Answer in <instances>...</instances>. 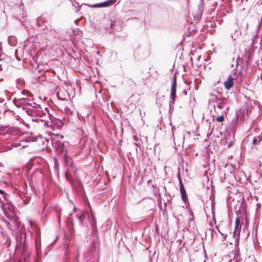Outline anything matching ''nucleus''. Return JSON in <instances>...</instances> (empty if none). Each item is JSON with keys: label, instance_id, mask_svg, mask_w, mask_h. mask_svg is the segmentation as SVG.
<instances>
[{"label": "nucleus", "instance_id": "a211bd4d", "mask_svg": "<svg viewBox=\"0 0 262 262\" xmlns=\"http://www.w3.org/2000/svg\"><path fill=\"white\" fill-rule=\"evenodd\" d=\"M262 140V134L261 135L255 137L253 139L252 144L254 145L256 144L258 142H260Z\"/></svg>", "mask_w": 262, "mask_h": 262}, {"label": "nucleus", "instance_id": "bb28decb", "mask_svg": "<svg viewBox=\"0 0 262 262\" xmlns=\"http://www.w3.org/2000/svg\"><path fill=\"white\" fill-rule=\"evenodd\" d=\"M0 135L4 136H9V134H8L7 133H4L1 129H0Z\"/></svg>", "mask_w": 262, "mask_h": 262}, {"label": "nucleus", "instance_id": "f03ea898", "mask_svg": "<svg viewBox=\"0 0 262 262\" xmlns=\"http://www.w3.org/2000/svg\"><path fill=\"white\" fill-rule=\"evenodd\" d=\"M22 108L28 115L32 116V118H36L37 112L38 111L37 110L40 109V105L35 102H32V106H29V107L24 106Z\"/></svg>", "mask_w": 262, "mask_h": 262}, {"label": "nucleus", "instance_id": "a19ab883", "mask_svg": "<svg viewBox=\"0 0 262 262\" xmlns=\"http://www.w3.org/2000/svg\"><path fill=\"white\" fill-rule=\"evenodd\" d=\"M56 136H60V137H61V138H63V137L62 136H60L59 135H57Z\"/></svg>", "mask_w": 262, "mask_h": 262}, {"label": "nucleus", "instance_id": "2eb2a0df", "mask_svg": "<svg viewBox=\"0 0 262 262\" xmlns=\"http://www.w3.org/2000/svg\"><path fill=\"white\" fill-rule=\"evenodd\" d=\"M204 7V2L203 0H200V2L198 5V10L197 15L198 16H201L203 12Z\"/></svg>", "mask_w": 262, "mask_h": 262}, {"label": "nucleus", "instance_id": "a18cd8bd", "mask_svg": "<svg viewBox=\"0 0 262 262\" xmlns=\"http://www.w3.org/2000/svg\"><path fill=\"white\" fill-rule=\"evenodd\" d=\"M2 190L0 189V192L2 193Z\"/></svg>", "mask_w": 262, "mask_h": 262}, {"label": "nucleus", "instance_id": "b1692460", "mask_svg": "<svg viewBox=\"0 0 262 262\" xmlns=\"http://www.w3.org/2000/svg\"><path fill=\"white\" fill-rule=\"evenodd\" d=\"M59 167V163L58 160L56 158H54V168L56 169V170H58Z\"/></svg>", "mask_w": 262, "mask_h": 262}, {"label": "nucleus", "instance_id": "6ab92c4d", "mask_svg": "<svg viewBox=\"0 0 262 262\" xmlns=\"http://www.w3.org/2000/svg\"><path fill=\"white\" fill-rule=\"evenodd\" d=\"M6 55L2 53V48L1 43L0 42V61H3L5 59Z\"/></svg>", "mask_w": 262, "mask_h": 262}, {"label": "nucleus", "instance_id": "5701e85b", "mask_svg": "<svg viewBox=\"0 0 262 262\" xmlns=\"http://www.w3.org/2000/svg\"><path fill=\"white\" fill-rule=\"evenodd\" d=\"M37 258L35 260V262H41V254L38 250H37L36 252Z\"/></svg>", "mask_w": 262, "mask_h": 262}, {"label": "nucleus", "instance_id": "7ed1b4c3", "mask_svg": "<svg viewBox=\"0 0 262 262\" xmlns=\"http://www.w3.org/2000/svg\"><path fill=\"white\" fill-rule=\"evenodd\" d=\"M12 101L14 105L17 107H29V106H32V103L33 102L32 100L26 98L18 99L15 98Z\"/></svg>", "mask_w": 262, "mask_h": 262}, {"label": "nucleus", "instance_id": "2f4dec72", "mask_svg": "<svg viewBox=\"0 0 262 262\" xmlns=\"http://www.w3.org/2000/svg\"><path fill=\"white\" fill-rule=\"evenodd\" d=\"M242 24L246 27V28H247L248 26V23L245 21H243Z\"/></svg>", "mask_w": 262, "mask_h": 262}, {"label": "nucleus", "instance_id": "c9c22d12", "mask_svg": "<svg viewBox=\"0 0 262 262\" xmlns=\"http://www.w3.org/2000/svg\"><path fill=\"white\" fill-rule=\"evenodd\" d=\"M232 145V143L231 142H229V144H228V147H231Z\"/></svg>", "mask_w": 262, "mask_h": 262}, {"label": "nucleus", "instance_id": "37998d69", "mask_svg": "<svg viewBox=\"0 0 262 262\" xmlns=\"http://www.w3.org/2000/svg\"><path fill=\"white\" fill-rule=\"evenodd\" d=\"M184 94H186V92L185 91H184Z\"/></svg>", "mask_w": 262, "mask_h": 262}, {"label": "nucleus", "instance_id": "f8f14e48", "mask_svg": "<svg viewBox=\"0 0 262 262\" xmlns=\"http://www.w3.org/2000/svg\"><path fill=\"white\" fill-rule=\"evenodd\" d=\"M215 99L220 101L217 104V107L219 109L224 108V106L227 104V99L225 97H223L221 99L215 97Z\"/></svg>", "mask_w": 262, "mask_h": 262}, {"label": "nucleus", "instance_id": "f3484780", "mask_svg": "<svg viewBox=\"0 0 262 262\" xmlns=\"http://www.w3.org/2000/svg\"><path fill=\"white\" fill-rule=\"evenodd\" d=\"M16 38L13 36H9L8 38V43L10 46H14L16 42Z\"/></svg>", "mask_w": 262, "mask_h": 262}, {"label": "nucleus", "instance_id": "f257e3e1", "mask_svg": "<svg viewBox=\"0 0 262 262\" xmlns=\"http://www.w3.org/2000/svg\"><path fill=\"white\" fill-rule=\"evenodd\" d=\"M73 212L76 213V216L81 226L87 228L89 225H91L93 230L95 229L96 222L92 214L91 218L87 211L77 209L75 207L73 209Z\"/></svg>", "mask_w": 262, "mask_h": 262}, {"label": "nucleus", "instance_id": "f704fd0d", "mask_svg": "<svg viewBox=\"0 0 262 262\" xmlns=\"http://www.w3.org/2000/svg\"><path fill=\"white\" fill-rule=\"evenodd\" d=\"M134 146H135L136 147V151H137V147H138V145L137 143H134Z\"/></svg>", "mask_w": 262, "mask_h": 262}, {"label": "nucleus", "instance_id": "72a5a7b5", "mask_svg": "<svg viewBox=\"0 0 262 262\" xmlns=\"http://www.w3.org/2000/svg\"><path fill=\"white\" fill-rule=\"evenodd\" d=\"M65 177H66V179L67 180H68L69 182H71L70 179H69V177H68V176H67V172H66Z\"/></svg>", "mask_w": 262, "mask_h": 262}, {"label": "nucleus", "instance_id": "4468645a", "mask_svg": "<svg viewBox=\"0 0 262 262\" xmlns=\"http://www.w3.org/2000/svg\"><path fill=\"white\" fill-rule=\"evenodd\" d=\"M46 34L47 36L51 38H56L57 36V31L55 29L51 28L50 30L48 29Z\"/></svg>", "mask_w": 262, "mask_h": 262}, {"label": "nucleus", "instance_id": "423d86ee", "mask_svg": "<svg viewBox=\"0 0 262 262\" xmlns=\"http://www.w3.org/2000/svg\"><path fill=\"white\" fill-rule=\"evenodd\" d=\"M231 29L234 31V33L231 34V37L235 40L242 34L241 31L239 30V26L237 23H234L231 26Z\"/></svg>", "mask_w": 262, "mask_h": 262}, {"label": "nucleus", "instance_id": "1a4fd4ad", "mask_svg": "<svg viewBox=\"0 0 262 262\" xmlns=\"http://www.w3.org/2000/svg\"><path fill=\"white\" fill-rule=\"evenodd\" d=\"M54 146L59 152L63 154V155L67 151L65 150L64 143L60 141H56L54 143Z\"/></svg>", "mask_w": 262, "mask_h": 262}, {"label": "nucleus", "instance_id": "7c9ffc66", "mask_svg": "<svg viewBox=\"0 0 262 262\" xmlns=\"http://www.w3.org/2000/svg\"><path fill=\"white\" fill-rule=\"evenodd\" d=\"M0 71H2L3 70V64L5 63L4 60H3V61H0Z\"/></svg>", "mask_w": 262, "mask_h": 262}, {"label": "nucleus", "instance_id": "e433bc0d", "mask_svg": "<svg viewBox=\"0 0 262 262\" xmlns=\"http://www.w3.org/2000/svg\"><path fill=\"white\" fill-rule=\"evenodd\" d=\"M57 217H58V221H59V222H60V215H57Z\"/></svg>", "mask_w": 262, "mask_h": 262}, {"label": "nucleus", "instance_id": "a878e982", "mask_svg": "<svg viewBox=\"0 0 262 262\" xmlns=\"http://www.w3.org/2000/svg\"><path fill=\"white\" fill-rule=\"evenodd\" d=\"M173 85L175 86V88H177V79H176V77L175 75H174V77H173V83H172L171 86H173Z\"/></svg>", "mask_w": 262, "mask_h": 262}, {"label": "nucleus", "instance_id": "c85d7f7f", "mask_svg": "<svg viewBox=\"0 0 262 262\" xmlns=\"http://www.w3.org/2000/svg\"><path fill=\"white\" fill-rule=\"evenodd\" d=\"M41 19V18L40 17H38L37 19V20H36V24L38 26H40L41 25L39 23V21Z\"/></svg>", "mask_w": 262, "mask_h": 262}, {"label": "nucleus", "instance_id": "c03bdc74", "mask_svg": "<svg viewBox=\"0 0 262 262\" xmlns=\"http://www.w3.org/2000/svg\"><path fill=\"white\" fill-rule=\"evenodd\" d=\"M184 94H186V92L185 91H184Z\"/></svg>", "mask_w": 262, "mask_h": 262}, {"label": "nucleus", "instance_id": "39448f33", "mask_svg": "<svg viewBox=\"0 0 262 262\" xmlns=\"http://www.w3.org/2000/svg\"><path fill=\"white\" fill-rule=\"evenodd\" d=\"M45 110L46 112L47 113V114L43 111L42 107L40 106V109L37 110V111H38L37 112V114L36 118H32V120L33 121H37L38 120H41V121H43V117L49 115L48 108L46 107V108H45Z\"/></svg>", "mask_w": 262, "mask_h": 262}, {"label": "nucleus", "instance_id": "aec40b11", "mask_svg": "<svg viewBox=\"0 0 262 262\" xmlns=\"http://www.w3.org/2000/svg\"><path fill=\"white\" fill-rule=\"evenodd\" d=\"M4 213L5 215V216L9 220H11L12 219H13L14 218L13 215L12 214H9L8 212H7V211H5L4 210Z\"/></svg>", "mask_w": 262, "mask_h": 262}, {"label": "nucleus", "instance_id": "9d476101", "mask_svg": "<svg viewBox=\"0 0 262 262\" xmlns=\"http://www.w3.org/2000/svg\"><path fill=\"white\" fill-rule=\"evenodd\" d=\"M116 1V0H107L103 3L95 4L93 7L94 8L108 7L114 4Z\"/></svg>", "mask_w": 262, "mask_h": 262}, {"label": "nucleus", "instance_id": "ea45409f", "mask_svg": "<svg viewBox=\"0 0 262 262\" xmlns=\"http://www.w3.org/2000/svg\"><path fill=\"white\" fill-rule=\"evenodd\" d=\"M110 26H111V27H112L113 26V23H111Z\"/></svg>", "mask_w": 262, "mask_h": 262}, {"label": "nucleus", "instance_id": "20e7f679", "mask_svg": "<svg viewBox=\"0 0 262 262\" xmlns=\"http://www.w3.org/2000/svg\"><path fill=\"white\" fill-rule=\"evenodd\" d=\"M64 165L68 167H70L72 170H74V172H76V169L74 164V162L71 157L67 155V151L64 153L62 157Z\"/></svg>", "mask_w": 262, "mask_h": 262}, {"label": "nucleus", "instance_id": "cd10ccee", "mask_svg": "<svg viewBox=\"0 0 262 262\" xmlns=\"http://www.w3.org/2000/svg\"><path fill=\"white\" fill-rule=\"evenodd\" d=\"M178 179H179V184H180V190H181V186H184L182 184V180L180 178V174H178Z\"/></svg>", "mask_w": 262, "mask_h": 262}, {"label": "nucleus", "instance_id": "412c9836", "mask_svg": "<svg viewBox=\"0 0 262 262\" xmlns=\"http://www.w3.org/2000/svg\"><path fill=\"white\" fill-rule=\"evenodd\" d=\"M68 248H69V247L68 246L66 250L65 253H64V256L66 257V259L67 260L66 262H68V260H69V258H70V254L68 251Z\"/></svg>", "mask_w": 262, "mask_h": 262}, {"label": "nucleus", "instance_id": "0eeeda50", "mask_svg": "<svg viewBox=\"0 0 262 262\" xmlns=\"http://www.w3.org/2000/svg\"><path fill=\"white\" fill-rule=\"evenodd\" d=\"M177 88L175 86H171L170 89V101L169 102V110H172V106L174 103L175 99L176 98Z\"/></svg>", "mask_w": 262, "mask_h": 262}, {"label": "nucleus", "instance_id": "dca6fc26", "mask_svg": "<svg viewBox=\"0 0 262 262\" xmlns=\"http://www.w3.org/2000/svg\"><path fill=\"white\" fill-rule=\"evenodd\" d=\"M181 196L184 202H186L187 200V194L184 186H181V190H180Z\"/></svg>", "mask_w": 262, "mask_h": 262}, {"label": "nucleus", "instance_id": "ddd939ff", "mask_svg": "<svg viewBox=\"0 0 262 262\" xmlns=\"http://www.w3.org/2000/svg\"><path fill=\"white\" fill-rule=\"evenodd\" d=\"M233 80L234 78L230 75L228 80L224 82V85L226 89L230 90L233 86Z\"/></svg>", "mask_w": 262, "mask_h": 262}, {"label": "nucleus", "instance_id": "9b49d317", "mask_svg": "<svg viewBox=\"0 0 262 262\" xmlns=\"http://www.w3.org/2000/svg\"><path fill=\"white\" fill-rule=\"evenodd\" d=\"M116 1V0H107L103 3L95 4L93 7L94 8L108 7L114 4Z\"/></svg>", "mask_w": 262, "mask_h": 262}, {"label": "nucleus", "instance_id": "4c0bfd02", "mask_svg": "<svg viewBox=\"0 0 262 262\" xmlns=\"http://www.w3.org/2000/svg\"><path fill=\"white\" fill-rule=\"evenodd\" d=\"M236 258V261H237L238 259H237V256H236V257H235V256H234V259Z\"/></svg>", "mask_w": 262, "mask_h": 262}, {"label": "nucleus", "instance_id": "4be33fe9", "mask_svg": "<svg viewBox=\"0 0 262 262\" xmlns=\"http://www.w3.org/2000/svg\"><path fill=\"white\" fill-rule=\"evenodd\" d=\"M240 222V219L236 218L235 220V231H234V233L237 232L238 226L239 225Z\"/></svg>", "mask_w": 262, "mask_h": 262}, {"label": "nucleus", "instance_id": "79ce46f5", "mask_svg": "<svg viewBox=\"0 0 262 262\" xmlns=\"http://www.w3.org/2000/svg\"><path fill=\"white\" fill-rule=\"evenodd\" d=\"M134 139H135V140H137V137L136 136H134Z\"/></svg>", "mask_w": 262, "mask_h": 262}, {"label": "nucleus", "instance_id": "58836bf2", "mask_svg": "<svg viewBox=\"0 0 262 262\" xmlns=\"http://www.w3.org/2000/svg\"><path fill=\"white\" fill-rule=\"evenodd\" d=\"M72 213H70V214H69V217H68L69 220H70V216L72 215Z\"/></svg>", "mask_w": 262, "mask_h": 262}, {"label": "nucleus", "instance_id": "6e6552de", "mask_svg": "<svg viewBox=\"0 0 262 262\" xmlns=\"http://www.w3.org/2000/svg\"><path fill=\"white\" fill-rule=\"evenodd\" d=\"M13 145L10 144L9 142L6 143L3 139H0V152L10 150Z\"/></svg>", "mask_w": 262, "mask_h": 262}, {"label": "nucleus", "instance_id": "473e14b6", "mask_svg": "<svg viewBox=\"0 0 262 262\" xmlns=\"http://www.w3.org/2000/svg\"><path fill=\"white\" fill-rule=\"evenodd\" d=\"M78 256H79V253H77V255H76V258H75V262H79Z\"/></svg>", "mask_w": 262, "mask_h": 262}, {"label": "nucleus", "instance_id": "c756f323", "mask_svg": "<svg viewBox=\"0 0 262 262\" xmlns=\"http://www.w3.org/2000/svg\"><path fill=\"white\" fill-rule=\"evenodd\" d=\"M216 227V228L217 229V231H219V232H220V233L222 235H223V236H224V238H226V236H227V234L224 235V234H223L222 232H221L220 231V230H219V228H218V227H217V226H216V227Z\"/></svg>", "mask_w": 262, "mask_h": 262}, {"label": "nucleus", "instance_id": "393cba45", "mask_svg": "<svg viewBox=\"0 0 262 262\" xmlns=\"http://www.w3.org/2000/svg\"><path fill=\"white\" fill-rule=\"evenodd\" d=\"M216 120L217 122H223L224 120V117L223 115H221L220 116L216 117Z\"/></svg>", "mask_w": 262, "mask_h": 262}]
</instances>
